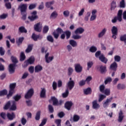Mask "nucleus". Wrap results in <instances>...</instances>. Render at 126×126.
<instances>
[{
	"label": "nucleus",
	"instance_id": "f257e3e1",
	"mask_svg": "<svg viewBox=\"0 0 126 126\" xmlns=\"http://www.w3.org/2000/svg\"><path fill=\"white\" fill-rule=\"evenodd\" d=\"M74 84H75L74 81H69L66 84L67 89L66 90L65 93L63 94V98H66V97L68 96V94H69L68 89H69V90H71L73 87H74Z\"/></svg>",
	"mask_w": 126,
	"mask_h": 126
},
{
	"label": "nucleus",
	"instance_id": "f03ea898",
	"mask_svg": "<svg viewBox=\"0 0 126 126\" xmlns=\"http://www.w3.org/2000/svg\"><path fill=\"white\" fill-rule=\"evenodd\" d=\"M9 106H10V110L11 111H15L16 110V102H15V101H8L4 106V110H8Z\"/></svg>",
	"mask_w": 126,
	"mask_h": 126
},
{
	"label": "nucleus",
	"instance_id": "7ed1b4c3",
	"mask_svg": "<svg viewBox=\"0 0 126 126\" xmlns=\"http://www.w3.org/2000/svg\"><path fill=\"white\" fill-rule=\"evenodd\" d=\"M16 86V84L15 83L11 84L10 85V91L9 94L7 95L8 99H9L10 97H11L13 93H14V88H15Z\"/></svg>",
	"mask_w": 126,
	"mask_h": 126
},
{
	"label": "nucleus",
	"instance_id": "20e7f679",
	"mask_svg": "<svg viewBox=\"0 0 126 126\" xmlns=\"http://www.w3.org/2000/svg\"><path fill=\"white\" fill-rule=\"evenodd\" d=\"M122 14H123V10H120L118 11L117 17H115L112 20V23H116L117 20H119V21L121 22V21H122Z\"/></svg>",
	"mask_w": 126,
	"mask_h": 126
},
{
	"label": "nucleus",
	"instance_id": "39448f33",
	"mask_svg": "<svg viewBox=\"0 0 126 126\" xmlns=\"http://www.w3.org/2000/svg\"><path fill=\"white\" fill-rule=\"evenodd\" d=\"M112 100H113V97L107 98L105 100H104L102 103L103 107L104 109H107V108H108L109 106H110V104H111V102H112Z\"/></svg>",
	"mask_w": 126,
	"mask_h": 126
},
{
	"label": "nucleus",
	"instance_id": "423d86ee",
	"mask_svg": "<svg viewBox=\"0 0 126 126\" xmlns=\"http://www.w3.org/2000/svg\"><path fill=\"white\" fill-rule=\"evenodd\" d=\"M34 94V89L31 88L29 89L27 93L25 94V98L26 99H30Z\"/></svg>",
	"mask_w": 126,
	"mask_h": 126
},
{
	"label": "nucleus",
	"instance_id": "0eeeda50",
	"mask_svg": "<svg viewBox=\"0 0 126 126\" xmlns=\"http://www.w3.org/2000/svg\"><path fill=\"white\" fill-rule=\"evenodd\" d=\"M97 12L98 11L96 9H94L92 10V15L90 19V21H94V20H96V18H97Z\"/></svg>",
	"mask_w": 126,
	"mask_h": 126
},
{
	"label": "nucleus",
	"instance_id": "6e6552de",
	"mask_svg": "<svg viewBox=\"0 0 126 126\" xmlns=\"http://www.w3.org/2000/svg\"><path fill=\"white\" fill-rule=\"evenodd\" d=\"M35 62V58L34 57H31L27 61L25 62V67L29 64H33Z\"/></svg>",
	"mask_w": 126,
	"mask_h": 126
},
{
	"label": "nucleus",
	"instance_id": "1a4fd4ad",
	"mask_svg": "<svg viewBox=\"0 0 126 126\" xmlns=\"http://www.w3.org/2000/svg\"><path fill=\"white\" fill-rule=\"evenodd\" d=\"M62 33H63V30L61 28H58L56 30V31L53 33V35L55 39H58V38H59V36H60V34H62Z\"/></svg>",
	"mask_w": 126,
	"mask_h": 126
},
{
	"label": "nucleus",
	"instance_id": "9d476101",
	"mask_svg": "<svg viewBox=\"0 0 126 126\" xmlns=\"http://www.w3.org/2000/svg\"><path fill=\"white\" fill-rule=\"evenodd\" d=\"M29 19L31 21H34L38 18V16H37V11H34L31 13V15L28 17Z\"/></svg>",
	"mask_w": 126,
	"mask_h": 126
},
{
	"label": "nucleus",
	"instance_id": "9b49d317",
	"mask_svg": "<svg viewBox=\"0 0 126 126\" xmlns=\"http://www.w3.org/2000/svg\"><path fill=\"white\" fill-rule=\"evenodd\" d=\"M42 28L43 26L40 23H38L37 24L34 25L33 27L35 31H36V32H41V31H42Z\"/></svg>",
	"mask_w": 126,
	"mask_h": 126
},
{
	"label": "nucleus",
	"instance_id": "f8f14e48",
	"mask_svg": "<svg viewBox=\"0 0 126 126\" xmlns=\"http://www.w3.org/2000/svg\"><path fill=\"white\" fill-rule=\"evenodd\" d=\"M83 67L80 64L77 63L75 64V70L77 73H80L82 71Z\"/></svg>",
	"mask_w": 126,
	"mask_h": 126
},
{
	"label": "nucleus",
	"instance_id": "ddd939ff",
	"mask_svg": "<svg viewBox=\"0 0 126 126\" xmlns=\"http://www.w3.org/2000/svg\"><path fill=\"white\" fill-rule=\"evenodd\" d=\"M21 10V14H23V12H26V10L27 9V4H22L19 6Z\"/></svg>",
	"mask_w": 126,
	"mask_h": 126
},
{
	"label": "nucleus",
	"instance_id": "4468645a",
	"mask_svg": "<svg viewBox=\"0 0 126 126\" xmlns=\"http://www.w3.org/2000/svg\"><path fill=\"white\" fill-rule=\"evenodd\" d=\"M49 53H47L46 54L45 56V61L47 63H50L54 60V56L49 57Z\"/></svg>",
	"mask_w": 126,
	"mask_h": 126
},
{
	"label": "nucleus",
	"instance_id": "2eb2a0df",
	"mask_svg": "<svg viewBox=\"0 0 126 126\" xmlns=\"http://www.w3.org/2000/svg\"><path fill=\"white\" fill-rule=\"evenodd\" d=\"M97 69H98L99 71H100L101 73H104V72H106L107 71L106 66L99 65L97 66Z\"/></svg>",
	"mask_w": 126,
	"mask_h": 126
},
{
	"label": "nucleus",
	"instance_id": "dca6fc26",
	"mask_svg": "<svg viewBox=\"0 0 126 126\" xmlns=\"http://www.w3.org/2000/svg\"><path fill=\"white\" fill-rule=\"evenodd\" d=\"M100 104H99L97 100H94L93 101V108L94 110H98L100 109Z\"/></svg>",
	"mask_w": 126,
	"mask_h": 126
},
{
	"label": "nucleus",
	"instance_id": "f3484780",
	"mask_svg": "<svg viewBox=\"0 0 126 126\" xmlns=\"http://www.w3.org/2000/svg\"><path fill=\"white\" fill-rule=\"evenodd\" d=\"M125 116H124V113H123V111L120 110L119 113V116L118 121L119 123H122L123 122V120H124Z\"/></svg>",
	"mask_w": 126,
	"mask_h": 126
},
{
	"label": "nucleus",
	"instance_id": "a211bd4d",
	"mask_svg": "<svg viewBox=\"0 0 126 126\" xmlns=\"http://www.w3.org/2000/svg\"><path fill=\"white\" fill-rule=\"evenodd\" d=\"M99 59L102 63H107V62H108V59L105 57V56L103 54H100Z\"/></svg>",
	"mask_w": 126,
	"mask_h": 126
},
{
	"label": "nucleus",
	"instance_id": "6ab92c4d",
	"mask_svg": "<svg viewBox=\"0 0 126 126\" xmlns=\"http://www.w3.org/2000/svg\"><path fill=\"white\" fill-rule=\"evenodd\" d=\"M9 71L10 73H13L15 71V64H10L9 65Z\"/></svg>",
	"mask_w": 126,
	"mask_h": 126
},
{
	"label": "nucleus",
	"instance_id": "aec40b11",
	"mask_svg": "<svg viewBox=\"0 0 126 126\" xmlns=\"http://www.w3.org/2000/svg\"><path fill=\"white\" fill-rule=\"evenodd\" d=\"M35 72L38 73L43 70V67L41 65H37L34 68Z\"/></svg>",
	"mask_w": 126,
	"mask_h": 126
},
{
	"label": "nucleus",
	"instance_id": "412c9836",
	"mask_svg": "<svg viewBox=\"0 0 126 126\" xmlns=\"http://www.w3.org/2000/svg\"><path fill=\"white\" fill-rule=\"evenodd\" d=\"M107 32V29L103 28L101 31L98 33V38H102L103 36H104Z\"/></svg>",
	"mask_w": 126,
	"mask_h": 126
},
{
	"label": "nucleus",
	"instance_id": "4be33fe9",
	"mask_svg": "<svg viewBox=\"0 0 126 126\" xmlns=\"http://www.w3.org/2000/svg\"><path fill=\"white\" fill-rule=\"evenodd\" d=\"M72 105H73L72 102L67 101L65 103V109H66L67 110L69 111V110H70V108H71V106H72Z\"/></svg>",
	"mask_w": 126,
	"mask_h": 126
},
{
	"label": "nucleus",
	"instance_id": "5701e85b",
	"mask_svg": "<svg viewBox=\"0 0 126 126\" xmlns=\"http://www.w3.org/2000/svg\"><path fill=\"white\" fill-rule=\"evenodd\" d=\"M110 69H112V70H117V68H118V64L117 63V62H114L113 63H112L110 65Z\"/></svg>",
	"mask_w": 126,
	"mask_h": 126
},
{
	"label": "nucleus",
	"instance_id": "b1692460",
	"mask_svg": "<svg viewBox=\"0 0 126 126\" xmlns=\"http://www.w3.org/2000/svg\"><path fill=\"white\" fill-rule=\"evenodd\" d=\"M84 32V29L83 28L80 27L77 28L75 31V34H82Z\"/></svg>",
	"mask_w": 126,
	"mask_h": 126
},
{
	"label": "nucleus",
	"instance_id": "393cba45",
	"mask_svg": "<svg viewBox=\"0 0 126 126\" xmlns=\"http://www.w3.org/2000/svg\"><path fill=\"white\" fill-rule=\"evenodd\" d=\"M7 117L8 119L10 120V121H12V120H13L14 118H15V114H14L13 113H8L7 114Z\"/></svg>",
	"mask_w": 126,
	"mask_h": 126
},
{
	"label": "nucleus",
	"instance_id": "a878e982",
	"mask_svg": "<svg viewBox=\"0 0 126 126\" xmlns=\"http://www.w3.org/2000/svg\"><path fill=\"white\" fill-rule=\"evenodd\" d=\"M40 97L41 98H46V89L45 88H41Z\"/></svg>",
	"mask_w": 126,
	"mask_h": 126
},
{
	"label": "nucleus",
	"instance_id": "bb28decb",
	"mask_svg": "<svg viewBox=\"0 0 126 126\" xmlns=\"http://www.w3.org/2000/svg\"><path fill=\"white\" fill-rule=\"evenodd\" d=\"M69 44L72 46L73 47H77V42L73 40H69Z\"/></svg>",
	"mask_w": 126,
	"mask_h": 126
},
{
	"label": "nucleus",
	"instance_id": "cd10ccee",
	"mask_svg": "<svg viewBox=\"0 0 126 126\" xmlns=\"http://www.w3.org/2000/svg\"><path fill=\"white\" fill-rule=\"evenodd\" d=\"M84 93L85 95H89V94H91V88H88L87 89H84Z\"/></svg>",
	"mask_w": 126,
	"mask_h": 126
},
{
	"label": "nucleus",
	"instance_id": "c85d7f7f",
	"mask_svg": "<svg viewBox=\"0 0 126 126\" xmlns=\"http://www.w3.org/2000/svg\"><path fill=\"white\" fill-rule=\"evenodd\" d=\"M51 100L53 101V105L54 106H58V105H59V101H58V99L56 98V97H52Z\"/></svg>",
	"mask_w": 126,
	"mask_h": 126
},
{
	"label": "nucleus",
	"instance_id": "c756f323",
	"mask_svg": "<svg viewBox=\"0 0 126 126\" xmlns=\"http://www.w3.org/2000/svg\"><path fill=\"white\" fill-rule=\"evenodd\" d=\"M111 32L112 34H118V28L116 26L112 27Z\"/></svg>",
	"mask_w": 126,
	"mask_h": 126
},
{
	"label": "nucleus",
	"instance_id": "7c9ffc66",
	"mask_svg": "<svg viewBox=\"0 0 126 126\" xmlns=\"http://www.w3.org/2000/svg\"><path fill=\"white\" fill-rule=\"evenodd\" d=\"M19 31L20 33H27V30L25 29V27L22 26L19 28Z\"/></svg>",
	"mask_w": 126,
	"mask_h": 126
},
{
	"label": "nucleus",
	"instance_id": "2f4dec72",
	"mask_svg": "<svg viewBox=\"0 0 126 126\" xmlns=\"http://www.w3.org/2000/svg\"><path fill=\"white\" fill-rule=\"evenodd\" d=\"M103 93H104L106 96H110V94H111V90L110 89H106L104 90Z\"/></svg>",
	"mask_w": 126,
	"mask_h": 126
},
{
	"label": "nucleus",
	"instance_id": "473e14b6",
	"mask_svg": "<svg viewBox=\"0 0 126 126\" xmlns=\"http://www.w3.org/2000/svg\"><path fill=\"white\" fill-rule=\"evenodd\" d=\"M126 88V86L123 84H118L117 85V89L119 90H122Z\"/></svg>",
	"mask_w": 126,
	"mask_h": 126
},
{
	"label": "nucleus",
	"instance_id": "72a5a7b5",
	"mask_svg": "<svg viewBox=\"0 0 126 126\" xmlns=\"http://www.w3.org/2000/svg\"><path fill=\"white\" fill-rule=\"evenodd\" d=\"M94 63L92 61H90L87 63V70H89L90 68L92 67V66L93 65Z\"/></svg>",
	"mask_w": 126,
	"mask_h": 126
},
{
	"label": "nucleus",
	"instance_id": "f704fd0d",
	"mask_svg": "<svg viewBox=\"0 0 126 126\" xmlns=\"http://www.w3.org/2000/svg\"><path fill=\"white\" fill-rule=\"evenodd\" d=\"M32 49H33V45L31 44L29 45L28 48L26 50V53H30V52L32 51Z\"/></svg>",
	"mask_w": 126,
	"mask_h": 126
},
{
	"label": "nucleus",
	"instance_id": "c9c22d12",
	"mask_svg": "<svg viewBox=\"0 0 126 126\" xmlns=\"http://www.w3.org/2000/svg\"><path fill=\"white\" fill-rule=\"evenodd\" d=\"M106 95L105 94H100L99 95V99H98V102H102V101H103V100H104V99H105V98H106Z\"/></svg>",
	"mask_w": 126,
	"mask_h": 126
},
{
	"label": "nucleus",
	"instance_id": "e433bc0d",
	"mask_svg": "<svg viewBox=\"0 0 126 126\" xmlns=\"http://www.w3.org/2000/svg\"><path fill=\"white\" fill-rule=\"evenodd\" d=\"M80 119V117L77 115H74L73 116V122H78Z\"/></svg>",
	"mask_w": 126,
	"mask_h": 126
},
{
	"label": "nucleus",
	"instance_id": "4c0bfd02",
	"mask_svg": "<svg viewBox=\"0 0 126 126\" xmlns=\"http://www.w3.org/2000/svg\"><path fill=\"white\" fill-rule=\"evenodd\" d=\"M89 50H90V52H91V53H95V52L97 51V47H96L95 46H93L90 48Z\"/></svg>",
	"mask_w": 126,
	"mask_h": 126
},
{
	"label": "nucleus",
	"instance_id": "58836bf2",
	"mask_svg": "<svg viewBox=\"0 0 126 126\" xmlns=\"http://www.w3.org/2000/svg\"><path fill=\"white\" fill-rule=\"evenodd\" d=\"M121 56H119V55H115L114 56V61L116 63V62H117V63H120V62H121Z\"/></svg>",
	"mask_w": 126,
	"mask_h": 126
},
{
	"label": "nucleus",
	"instance_id": "ea45409f",
	"mask_svg": "<svg viewBox=\"0 0 126 126\" xmlns=\"http://www.w3.org/2000/svg\"><path fill=\"white\" fill-rule=\"evenodd\" d=\"M41 115V111H38L36 113L35 117V119L36 120V121H39V120H40V116Z\"/></svg>",
	"mask_w": 126,
	"mask_h": 126
},
{
	"label": "nucleus",
	"instance_id": "a19ab883",
	"mask_svg": "<svg viewBox=\"0 0 126 126\" xmlns=\"http://www.w3.org/2000/svg\"><path fill=\"white\" fill-rule=\"evenodd\" d=\"M54 4V1H51L50 2H47L46 3V7H47V8H50L51 7V5Z\"/></svg>",
	"mask_w": 126,
	"mask_h": 126
},
{
	"label": "nucleus",
	"instance_id": "79ce46f5",
	"mask_svg": "<svg viewBox=\"0 0 126 126\" xmlns=\"http://www.w3.org/2000/svg\"><path fill=\"white\" fill-rule=\"evenodd\" d=\"M7 94V91L6 90H3L0 91V96H4Z\"/></svg>",
	"mask_w": 126,
	"mask_h": 126
},
{
	"label": "nucleus",
	"instance_id": "37998d69",
	"mask_svg": "<svg viewBox=\"0 0 126 126\" xmlns=\"http://www.w3.org/2000/svg\"><path fill=\"white\" fill-rule=\"evenodd\" d=\"M57 16H58V13H57L56 12H53L51 14L50 17L51 18H53V19H54L55 18H57Z\"/></svg>",
	"mask_w": 126,
	"mask_h": 126
},
{
	"label": "nucleus",
	"instance_id": "c03bdc74",
	"mask_svg": "<svg viewBox=\"0 0 126 126\" xmlns=\"http://www.w3.org/2000/svg\"><path fill=\"white\" fill-rule=\"evenodd\" d=\"M40 36L39 35H36L35 34H32V38L34 41H37L39 39Z\"/></svg>",
	"mask_w": 126,
	"mask_h": 126
},
{
	"label": "nucleus",
	"instance_id": "a18cd8bd",
	"mask_svg": "<svg viewBox=\"0 0 126 126\" xmlns=\"http://www.w3.org/2000/svg\"><path fill=\"white\" fill-rule=\"evenodd\" d=\"M110 82H112V78L108 77L105 79L104 83L105 84H108V83H110Z\"/></svg>",
	"mask_w": 126,
	"mask_h": 126
},
{
	"label": "nucleus",
	"instance_id": "49530a36",
	"mask_svg": "<svg viewBox=\"0 0 126 126\" xmlns=\"http://www.w3.org/2000/svg\"><path fill=\"white\" fill-rule=\"evenodd\" d=\"M47 121H48V119L47 118L44 119L42 120L41 124L39 125V126H44L45 125H46V123H47Z\"/></svg>",
	"mask_w": 126,
	"mask_h": 126
},
{
	"label": "nucleus",
	"instance_id": "de8ad7c7",
	"mask_svg": "<svg viewBox=\"0 0 126 126\" xmlns=\"http://www.w3.org/2000/svg\"><path fill=\"white\" fill-rule=\"evenodd\" d=\"M72 72H73V68L69 67L68 68V75H71V74H72Z\"/></svg>",
	"mask_w": 126,
	"mask_h": 126
},
{
	"label": "nucleus",
	"instance_id": "09e8293b",
	"mask_svg": "<svg viewBox=\"0 0 126 126\" xmlns=\"http://www.w3.org/2000/svg\"><path fill=\"white\" fill-rule=\"evenodd\" d=\"M72 38L75 40H78V39H81V35L78 34L73 35Z\"/></svg>",
	"mask_w": 126,
	"mask_h": 126
},
{
	"label": "nucleus",
	"instance_id": "8fccbe9b",
	"mask_svg": "<svg viewBox=\"0 0 126 126\" xmlns=\"http://www.w3.org/2000/svg\"><path fill=\"white\" fill-rule=\"evenodd\" d=\"M117 6V4L115 1H113L111 3V10H114L116 7Z\"/></svg>",
	"mask_w": 126,
	"mask_h": 126
},
{
	"label": "nucleus",
	"instance_id": "3c124183",
	"mask_svg": "<svg viewBox=\"0 0 126 126\" xmlns=\"http://www.w3.org/2000/svg\"><path fill=\"white\" fill-rule=\"evenodd\" d=\"M47 39L49 42H51V43H53L54 42V38H53V36L51 35H48L47 36Z\"/></svg>",
	"mask_w": 126,
	"mask_h": 126
},
{
	"label": "nucleus",
	"instance_id": "603ef678",
	"mask_svg": "<svg viewBox=\"0 0 126 126\" xmlns=\"http://www.w3.org/2000/svg\"><path fill=\"white\" fill-rule=\"evenodd\" d=\"M121 41H123L125 42V45H126V34L122 36L120 38Z\"/></svg>",
	"mask_w": 126,
	"mask_h": 126
},
{
	"label": "nucleus",
	"instance_id": "864d4df0",
	"mask_svg": "<svg viewBox=\"0 0 126 126\" xmlns=\"http://www.w3.org/2000/svg\"><path fill=\"white\" fill-rule=\"evenodd\" d=\"M99 90L102 93H104V91H105V85H101L99 86Z\"/></svg>",
	"mask_w": 126,
	"mask_h": 126
},
{
	"label": "nucleus",
	"instance_id": "5fc2aeb1",
	"mask_svg": "<svg viewBox=\"0 0 126 126\" xmlns=\"http://www.w3.org/2000/svg\"><path fill=\"white\" fill-rule=\"evenodd\" d=\"M25 55L24 54V52H21V55H20V61H24L25 60Z\"/></svg>",
	"mask_w": 126,
	"mask_h": 126
},
{
	"label": "nucleus",
	"instance_id": "6e6d98bb",
	"mask_svg": "<svg viewBox=\"0 0 126 126\" xmlns=\"http://www.w3.org/2000/svg\"><path fill=\"white\" fill-rule=\"evenodd\" d=\"M65 34H66V39H68L70 37V35H71V32L69 31H67L65 32Z\"/></svg>",
	"mask_w": 126,
	"mask_h": 126
},
{
	"label": "nucleus",
	"instance_id": "4d7b16f0",
	"mask_svg": "<svg viewBox=\"0 0 126 126\" xmlns=\"http://www.w3.org/2000/svg\"><path fill=\"white\" fill-rule=\"evenodd\" d=\"M63 15L65 17H68L69 16V11L68 10H65L63 12Z\"/></svg>",
	"mask_w": 126,
	"mask_h": 126
},
{
	"label": "nucleus",
	"instance_id": "13d9d810",
	"mask_svg": "<svg viewBox=\"0 0 126 126\" xmlns=\"http://www.w3.org/2000/svg\"><path fill=\"white\" fill-rule=\"evenodd\" d=\"M84 11H85V9L84 8L81 9L79 12L78 16H82V15H83V13H84Z\"/></svg>",
	"mask_w": 126,
	"mask_h": 126
},
{
	"label": "nucleus",
	"instance_id": "bf43d9fd",
	"mask_svg": "<svg viewBox=\"0 0 126 126\" xmlns=\"http://www.w3.org/2000/svg\"><path fill=\"white\" fill-rule=\"evenodd\" d=\"M48 31H49V27L48 26H44L43 29V33H47Z\"/></svg>",
	"mask_w": 126,
	"mask_h": 126
},
{
	"label": "nucleus",
	"instance_id": "052dcab7",
	"mask_svg": "<svg viewBox=\"0 0 126 126\" xmlns=\"http://www.w3.org/2000/svg\"><path fill=\"white\" fill-rule=\"evenodd\" d=\"M8 14H2L1 15H0V19H5V18H6V17H7L8 16Z\"/></svg>",
	"mask_w": 126,
	"mask_h": 126
},
{
	"label": "nucleus",
	"instance_id": "680f3d73",
	"mask_svg": "<svg viewBox=\"0 0 126 126\" xmlns=\"http://www.w3.org/2000/svg\"><path fill=\"white\" fill-rule=\"evenodd\" d=\"M5 6L8 9H10L11 8V4L8 2H6Z\"/></svg>",
	"mask_w": 126,
	"mask_h": 126
},
{
	"label": "nucleus",
	"instance_id": "e2e57ef3",
	"mask_svg": "<svg viewBox=\"0 0 126 126\" xmlns=\"http://www.w3.org/2000/svg\"><path fill=\"white\" fill-rule=\"evenodd\" d=\"M120 6L123 8L126 7V3L125 2V1L122 0L120 2Z\"/></svg>",
	"mask_w": 126,
	"mask_h": 126
},
{
	"label": "nucleus",
	"instance_id": "0e129e2a",
	"mask_svg": "<svg viewBox=\"0 0 126 126\" xmlns=\"http://www.w3.org/2000/svg\"><path fill=\"white\" fill-rule=\"evenodd\" d=\"M23 40H24V38L20 37L17 40V43L18 44H21L22 43V42L23 41Z\"/></svg>",
	"mask_w": 126,
	"mask_h": 126
},
{
	"label": "nucleus",
	"instance_id": "69168bd1",
	"mask_svg": "<svg viewBox=\"0 0 126 126\" xmlns=\"http://www.w3.org/2000/svg\"><path fill=\"white\" fill-rule=\"evenodd\" d=\"M52 87L54 90H56L58 87V84L56 82H53L52 84Z\"/></svg>",
	"mask_w": 126,
	"mask_h": 126
},
{
	"label": "nucleus",
	"instance_id": "338daca9",
	"mask_svg": "<svg viewBox=\"0 0 126 126\" xmlns=\"http://www.w3.org/2000/svg\"><path fill=\"white\" fill-rule=\"evenodd\" d=\"M20 98H21V96H20V95H16L13 97V99L15 101H18L20 100Z\"/></svg>",
	"mask_w": 126,
	"mask_h": 126
},
{
	"label": "nucleus",
	"instance_id": "774afa93",
	"mask_svg": "<svg viewBox=\"0 0 126 126\" xmlns=\"http://www.w3.org/2000/svg\"><path fill=\"white\" fill-rule=\"evenodd\" d=\"M61 122L62 120L61 119H57L55 121V123L57 125V126H61Z\"/></svg>",
	"mask_w": 126,
	"mask_h": 126
}]
</instances>
